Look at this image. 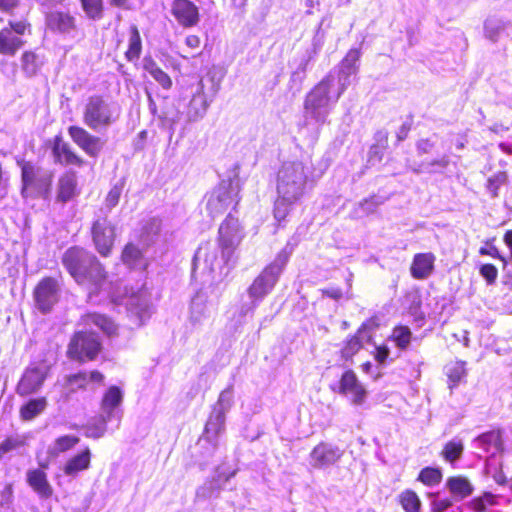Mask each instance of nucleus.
<instances>
[{"label":"nucleus","mask_w":512,"mask_h":512,"mask_svg":"<svg viewBox=\"0 0 512 512\" xmlns=\"http://www.w3.org/2000/svg\"><path fill=\"white\" fill-rule=\"evenodd\" d=\"M61 263L73 280L88 290L90 296L105 293L113 299L115 285L109 280L108 271L95 254L74 245L64 251Z\"/></svg>","instance_id":"1"},{"label":"nucleus","mask_w":512,"mask_h":512,"mask_svg":"<svg viewBox=\"0 0 512 512\" xmlns=\"http://www.w3.org/2000/svg\"><path fill=\"white\" fill-rule=\"evenodd\" d=\"M103 351L100 335L93 330H76L66 347V357L79 364L95 361Z\"/></svg>","instance_id":"2"},{"label":"nucleus","mask_w":512,"mask_h":512,"mask_svg":"<svg viewBox=\"0 0 512 512\" xmlns=\"http://www.w3.org/2000/svg\"><path fill=\"white\" fill-rule=\"evenodd\" d=\"M289 257L290 253L286 249L277 253L275 259L261 270L248 287L247 291L250 298L262 300L272 291Z\"/></svg>","instance_id":"3"},{"label":"nucleus","mask_w":512,"mask_h":512,"mask_svg":"<svg viewBox=\"0 0 512 512\" xmlns=\"http://www.w3.org/2000/svg\"><path fill=\"white\" fill-rule=\"evenodd\" d=\"M240 187L231 179L222 180L206 194V210L211 217L222 215L230 207L236 209L240 202Z\"/></svg>","instance_id":"4"},{"label":"nucleus","mask_w":512,"mask_h":512,"mask_svg":"<svg viewBox=\"0 0 512 512\" xmlns=\"http://www.w3.org/2000/svg\"><path fill=\"white\" fill-rule=\"evenodd\" d=\"M82 121L93 131H100L110 127L116 117L109 103L100 94L89 96L82 108Z\"/></svg>","instance_id":"5"},{"label":"nucleus","mask_w":512,"mask_h":512,"mask_svg":"<svg viewBox=\"0 0 512 512\" xmlns=\"http://www.w3.org/2000/svg\"><path fill=\"white\" fill-rule=\"evenodd\" d=\"M32 33V24L27 17L19 20H9L7 25L0 29V55L14 57L25 45V35Z\"/></svg>","instance_id":"6"},{"label":"nucleus","mask_w":512,"mask_h":512,"mask_svg":"<svg viewBox=\"0 0 512 512\" xmlns=\"http://www.w3.org/2000/svg\"><path fill=\"white\" fill-rule=\"evenodd\" d=\"M305 184L306 177L299 165H284L278 174L277 193L290 201L297 202L304 194Z\"/></svg>","instance_id":"7"},{"label":"nucleus","mask_w":512,"mask_h":512,"mask_svg":"<svg viewBox=\"0 0 512 512\" xmlns=\"http://www.w3.org/2000/svg\"><path fill=\"white\" fill-rule=\"evenodd\" d=\"M51 368L46 358L31 361L16 385V393L21 397L36 393L43 386Z\"/></svg>","instance_id":"8"},{"label":"nucleus","mask_w":512,"mask_h":512,"mask_svg":"<svg viewBox=\"0 0 512 512\" xmlns=\"http://www.w3.org/2000/svg\"><path fill=\"white\" fill-rule=\"evenodd\" d=\"M17 165L21 169V194L27 197L32 193L46 196L51 187L52 177L42 176L41 169L31 161L17 159Z\"/></svg>","instance_id":"9"},{"label":"nucleus","mask_w":512,"mask_h":512,"mask_svg":"<svg viewBox=\"0 0 512 512\" xmlns=\"http://www.w3.org/2000/svg\"><path fill=\"white\" fill-rule=\"evenodd\" d=\"M331 389L339 395L346 397L353 406H363L368 397L366 386L358 378L355 371L350 368L342 372L336 387Z\"/></svg>","instance_id":"10"},{"label":"nucleus","mask_w":512,"mask_h":512,"mask_svg":"<svg viewBox=\"0 0 512 512\" xmlns=\"http://www.w3.org/2000/svg\"><path fill=\"white\" fill-rule=\"evenodd\" d=\"M242 239L243 232L239 219L228 214L218 228L217 242L222 256L228 260Z\"/></svg>","instance_id":"11"},{"label":"nucleus","mask_w":512,"mask_h":512,"mask_svg":"<svg viewBox=\"0 0 512 512\" xmlns=\"http://www.w3.org/2000/svg\"><path fill=\"white\" fill-rule=\"evenodd\" d=\"M91 237L96 251L102 257H109L116 239V227L107 216L99 217L92 222Z\"/></svg>","instance_id":"12"},{"label":"nucleus","mask_w":512,"mask_h":512,"mask_svg":"<svg viewBox=\"0 0 512 512\" xmlns=\"http://www.w3.org/2000/svg\"><path fill=\"white\" fill-rule=\"evenodd\" d=\"M67 132L72 142L88 157L95 159L103 152L106 139L80 125H70Z\"/></svg>","instance_id":"13"},{"label":"nucleus","mask_w":512,"mask_h":512,"mask_svg":"<svg viewBox=\"0 0 512 512\" xmlns=\"http://www.w3.org/2000/svg\"><path fill=\"white\" fill-rule=\"evenodd\" d=\"M59 282L51 276L41 278L33 289L36 308L42 314H48L59 301Z\"/></svg>","instance_id":"14"},{"label":"nucleus","mask_w":512,"mask_h":512,"mask_svg":"<svg viewBox=\"0 0 512 512\" xmlns=\"http://www.w3.org/2000/svg\"><path fill=\"white\" fill-rule=\"evenodd\" d=\"M50 149L53 161L62 167L82 168L87 161L73 146L66 141L61 134L55 135L50 141Z\"/></svg>","instance_id":"15"},{"label":"nucleus","mask_w":512,"mask_h":512,"mask_svg":"<svg viewBox=\"0 0 512 512\" xmlns=\"http://www.w3.org/2000/svg\"><path fill=\"white\" fill-rule=\"evenodd\" d=\"M48 467L49 464L47 462H41L39 467L30 468L26 472L27 485L42 500L50 499L55 494L46 472Z\"/></svg>","instance_id":"16"},{"label":"nucleus","mask_w":512,"mask_h":512,"mask_svg":"<svg viewBox=\"0 0 512 512\" xmlns=\"http://www.w3.org/2000/svg\"><path fill=\"white\" fill-rule=\"evenodd\" d=\"M170 13L183 28H192L200 21L199 8L191 0H172Z\"/></svg>","instance_id":"17"},{"label":"nucleus","mask_w":512,"mask_h":512,"mask_svg":"<svg viewBox=\"0 0 512 512\" xmlns=\"http://www.w3.org/2000/svg\"><path fill=\"white\" fill-rule=\"evenodd\" d=\"M333 83L331 75H326L307 94L304 101V108L315 114L319 109L326 107L330 101V89Z\"/></svg>","instance_id":"18"},{"label":"nucleus","mask_w":512,"mask_h":512,"mask_svg":"<svg viewBox=\"0 0 512 512\" xmlns=\"http://www.w3.org/2000/svg\"><path fill=\"white\" fill-rule=\"evenodd\" d=\"M79 194L77 174L73 170L64 171L57 180L55 201L66 204Z\"/></svg>","instance_id":"19"},{"label":"nucleus","mask_w":512,"mask_h":512,"mask_svg":"<svg viewBox=\"0 0 512 512\" xmlns=\"http://www.w3.org/2000/svg\"><path fill=\"white\" fill-rule=\"evenodd\" d=\"M436 255L432 252H419L414 254L409 266L413 279L423 281L428 279L435 271Z\"/></svg>","instance_id":"20"},{"label":"nucleus","mask_w":512,"mask_h":512,"mask_svg":"<svg viewBox=\"0 0 512 512\" xmlns=\"http://www.w3.org/2000/svg\"><path fill=\"white\" fill-rule=\"evenodd\" d=\"M78 324L83 327L94 325L108 337L118 335V325L115 321L110 316L97 311H87L83 313L79 318Z\"/></svg>","instance_id":"21"},{"label":"nucleus","mask_w":512,"mask_h":512,"mask_svg":"<svg viewBox=\"0 0 512 512\" xmlns=\"http://www.w3.org/2000/svg\"><path fill=\"white\" fill-rule=\"evenodd\" d=\"M105 376L99 370H91L86 372L80 370L76 373L69 374L65 377V386L71 391L87 390L90 382L98 385L104 384Z\"/></svg>","instance_id":"22"},{"label":"nucleus","mask_w":512,"mask_h":512,"mask_svg":"<svg viewBox=\"0 0 512 512\" xmlns=\"http://www.w3.org/2000/svg\"><path fill=\"white\" fill-rule=\"evenodd\" d=\"M91 461L92 451L86 446L64 462L62 471L68 477H76L91 467Z\"/></svg>","instance_id":"23"},{"label":"nucleus","mask_w":512,"mask_h":512,"mask_svg":"<svg viewBox=\"0 0 512 512\" xmlns=\"http://www.w3.org/2000/svg\"><path fill=\"white\" fill-rule=\"evenodd\" d=\"M47 26L52 31L60 33H71L77 29V21L69 11H53L46 17Z\"/></svg>","instance_id":"24"},{"label":"nucleus","mask_w":512,"mask_h":512,"mask_svg":"<svg viewBox=\"0 0 512 512\" xmlns=\"http://www.w3.org/2000/svg\"><path fill=\"white\" fill-rule=\"evenodd\" d=\"M310 457L315 467H326L338 461L341 452L325 442H320L311 451Z\"/></svg>","instance_id":"25"},{"label":"nucleus","mask_w":512,"mask_h":512,"mask_svg":"<svg viewBox=\"0 0 512 512\" xmlns=\"http://www.w3.org/2000/svg\"><path fill=\"white\" fill-rule=\"evenodd\" d=\"M225 427V413L224 410L220 407H214L207 419L205 424V428L203 431V438L216 444L217 438L220 433L224 431Z\"/></svg>","instance_id":"26"},{"label":"nucleus","mask_w":512,"mask_h":512,"mask_svg":"<svg viewBox=\"0 0 512 512\" xmlns=\"http://www.w3.org/2000/svg\"><path fill=\"white\" fill-rule=\"evenodd\" d=\"M367 329V323H362L356 332L347 337L340 348V358L346 362H351L355 355H357L364 347L362 341L363 332Z\"/></svg>","instance_id":"27"},{"label":"nucleus","mask_w":512,"mask_h":512,"mask_svg":"<svg viewBox=\"0 0 512 512\" xmlns=\"http://www.w3.org/2000/svg\"><path fill=\"white\" fill-rule=\"evenodd\" d=\"M142 69L147 72L164 90H170L173 86L171 77L159 66L151 55H146L142 60Z\"/></svg>","instance_id":"28"},{"label":"nucleus","mask_w":512,"mask_h":512,"mask_svg":"<svg viewBox=\"0 0 512 512\" xmlns=\"http://www.w3.org/2000/svg\"><path fill=\"white\" fill-rule=\"evenodd\" d=\"M29 435L23 433H12L6 435L0 442V459L17 453L28 446Z\"/></svg>","instance_id":"29"},{"label":"nucleus","mask_w":512,"mask_h":512,"mask_svg":"<svg viewBox=\"0 0 512 512\" xmlns=\"http://www.w3.org/2000/svg\"><path fill=\"white\" fill-rule=\"evenodd\" d=\"M128 44L124 52L125 59L133 64H136L141 57L143 50V43L139 28L132 24L128 29Z\"/></svg>","instance_id":"30"},{"label":"nucleus","mask_w":512,"mask_h":512,"mask_svg":"<svg viewBox=\"0 0 512 512\" xmlns=\"http://www.w3.org/2000/svg\"><path fill=\"white\" fill-rule=\"evenodd\" d=\"M446 487L453 496L460 500L469 497L474 491V487L470 480L463 475L448 477Z\"/></svg>","instance_id":"31"},{"label":"nucleus","mask_w":512,"mask_h":512,"mask_svg":"<svg viewBox=\"0 0 512 512\" xmlns=\"http://www.w3.org/2000/svg\"><path fill=\"white\" fill-rule=\"evenodd\" d=\"M48 402L45 396L31 398L19 408V417L28 422L42 414L47 408Z\"/></svg>","instance_id":"32"},{"label":"nucleus","mask_w":512,"mask_h":512,"mask_svg":"<svg viewBox=\"0 0 512 512\" xmlns=\"http://www.w3.org/2000/svg\"><path fill=\"white\" fill-rule=\"evenodd\" d=\"M199 90L192 96L189 105H188V116L191 120L196 121L199 118L203 117L206 113L209 103L207 101V97L203 91V82L200 80L199 82Z\"/></svg>","instance_id":"33"},{"label":"nucleus","mask_w":512,"mask_h":512,"mask_svg":"<svg viewBox=\"0 0 512 512\" xmlns=\"http://www.w3.org/2000/svg\"><path fill=\"white\" fill-rule=\"evenodd\" d=\"M389 147V133L386 130H379L374 135V143L369 147L368 161L381 162Z\"/></svg>","instance_id":"34"},{"label":"nucleus","mask_w":512,"mask_h":512,"mask_svg":"<svg viewBox=\"0 0 512 512\" xmlns=\"http://www.w3.org/2000/svg\"><path fill=\"white\" fill-rule=\"evenodd\" d=\"M122 400L123 393L121 389L116 385H112L104 392L100 408L106 416L111 418L113 411L121 404Z\"/></svg>","instance_id":"35"},{"label":"nucleus","mask_w":512,"mask_h":512,"mask_svg":"<svg viewBox=\"0 0 512 512\" xmlns=\"http://www.w3.org/2000/svg\"><path fill=\"white\" fill-rule=\"evenodd\" d=\"M464 454V443L461 439H452L446 442L440 452L441 458L449 463L452 467L455 466Z\"/></svg>","instance_id":"36"},{"label":"nucleus","mask_w":512,"mask_h":512,"mask_svg":"<svg viewBox=\"0 0 512 512\" xmlns=\"http://www.w3.org/2000/svg\"><path fill=\"white\" fill-rule=\"evenodd\" d=\"M397 502L405 512H421L422 501L412 489L403 490L397 497Z\"/></svg>","instance_id":"37"},{"label":"nucleus","mask_w":512,"mask_h":512,"mask_svg":"<svg viewBox=\"0 0 512 512\" xmlns=\"http://www.w3.org/2000/svg\"><path fill=\"white\" fill-rule=\"evenodd\" d=\"M476 441L479 446L486 451L494 448L497 451H503L502 434L500 429H492L480 434Z\"/></svg>","instance_id":"38"},{"label":"nucleus","mask_w":512,"mask_h":512,"mask_svg":"<svg viewBox=\"0 0 512 512\" xmlns=\"http://www.w3.org/2000/svg\"><path fill=\"white\" fill-rule=\"evenodd\" d=\"M82 11L87 19L91 21H100L105 15L104 0H79Z\"/></svg>","instance_id":"39"},{"label":"nucleus","mask_w":512,"mask_h":512,"mask_svg":"<svg viewBox=\"0 0 512 512\" xmlns=\"http://www.w3.org/2000/svg\"><path fill=\"white\" fill-rule=\"evenodd\" d=\"M110 420L109 416L99 415L93 421L84 426L85 436L87 438L98 439L104 436L107 430V423Z\"/></svg>","instance_id":"40"},{"label":"nucleus","mask_w":512,"mask_h":512,"mask_svg":"<svg viewBox=\"0 0 512 512\" xmlns=\"http://www.w3.org/2000/svg\"><path fill=\"white\" fill-rule=\"evenodd\" d=\"M390 340L393 341L400 350H407L412 340V331L406 325H396L392 330Z\"/></svg>","instance_id":"41"},{"label":"nucleus","mask_w":512,"mask_h":512,"mask_svg":"<svg viewBox=\"0 0 512 512\" xmlns=\"http://www.w3.org/2000/svg\"><path fill=\"white\" fill-rule=\"evenodd\" d=\"M445 374L448 377L449 386L451 388L457 386L466 376L465 362L456 360L448 363L445 367Z\"/></svg>","instance_id":"42"},{"label":"nucleus","mask_w":512,"mask_h":512,"mask_svg":"<svg viewBox=\"0 0 512 512\" xmlns=\"http://www.w3.org/2000/svg\"><path fill=\"white\" fill-rule=\"evenodd\" d=\"M80 442V438L73 434H63L55 438L53 445V455L64 454L75 448Z\"/></svg>","instance_id":"43"},{"label":"nucleus","mask_w":512,"mask_h":512,"mask_svg":"<svg viewBox=\"0 0 512 512\" xmlns=\"http://www.w3.org/2000/svg\"><path fill=\"white\" fill-rule=\"evenodd\" d=\"M443 473L440 468L426 466L422 468L417 476V481L427 487H433L441 483Z\"/></svg>","instance_id":"44"},{"label":"nucleus","mask_w":512,"mask_h":512,"mask_svg":"<svg viewBox=\"0 0 512 512\" xmlns=\"http://www.w3.org/2000/svg\"><path fill=\"white\" fill-rule=\"evenodd\" d=\"M21 68L28 77L35 76L40 69V61L36 52L32 50H26L22 53Z\"/></svg>","instance_id":"45"},{"label":"nucleus","mask_w":512,"mask_h":512,"mask_svg":"<svg viewBox=\"0 0 512 512\" xmlns=\"http://www.w3.org/2000/svg\"><path fill=\"white\" fill-rule=\"evenodd\" d=\"M143 258L142 251L138 248L137 245L129 242L127 243L121 253L122 262L129 266L130 268H134Z\"/></svg>","instance_id":"46"},{"label":"nucleus","mask_w":512,"mask_h":512,"mask_svg":"<svg viewBox=\"0 0 512 512\" xmlns=\"http://www.w3.org/2000/svg\"><path fill=\"white\" fill-rule=\"evenodd\" d=\"M295 202L278 195L274 202L273 215L279 225L286 220Z\"/></svg>","instance_id":"47"},{"label":"nucleus","mask_w":512,"mask_h":512,"mask_svg":"<svg viewBox=\"0 0 512 512\" xmlns=\"http://www.w3.org/2000/svg\"><path fill=\"white\" fill-rule=\"evenodd\" d=\"M410 163V167L416 173L422 172L428 166L437 167L438 169H445L449 166L450 160L448 156H442L441 158L434 159L430 162H417L415 159L411 158L408 160Z\"/></svg>","instance_id":"48"},{"label":"nucleus","mask_w":512,"mask_h":512,"mask_svg":"<svg viewBox=\"0 0 512 512\" xmlns=\"http://www.w3.org/2000/svg\"><path fill=\"white\" fill-rule=\"evenodd\" d=\"M495 503V496L490 492H485L481 496L473 498L469 502V507L474 512H485L488 506H493Z\"/></svg>","instance_id":"49"},{"label":"nucleus","mask_w":512,"mask_h":512,"mask_svg":"<svg viewBox=\"0 0 512 512\" xmlns=\"http://www.w3.org/2000/svg\"><path fill=\"white\" fill-rule=\"evenodd\" d=\"M506 182L505 173H497L487 180V189L493 198L498 196L500 187Z\"/></svg>","instance_id":"50"},{"label":"nucleus","mask_w":512,"mask_h":512,"mask_svg":"<svg viewBox=\"0 0 512 512\" xmlns=\"http://www.w3.org/2000/svg\"><path fill=\"white\" fill-rule=\"evenodd\" d=\"M479 273L488 285L495 284L498 277V270L495 265L491 263L482 264L479 268Z\"/></svg>","instance_id":"51"},{"label":"nucleus","mask_w":512,"mask_h":512,"mask_svg":"<svg viewBox=\"0 0 512 512\" xmlns=\"http://www.w3.org/2000/svg\"><path fill=\"white\" fill-rule=\"evenodd\" d=\"M122 193L121 187L115 185L113 186L107 193L105 197V205L107 208L112 209L114 208L120 200V196Z\"/></svg>","instance_id":"52"},{"label":"nucleus","mask_w":512,"mask_h":512,"mask_svg":"<svg viewBox=\"0 0 512 512\" xmlns=\"http://www.w3.org/2000/svg\"><path fill=\"white\" fill-rule=\"evenodd\" d=\"M20 4V0H0V12L12 16Z\"/></svg>","instance_id":"53"},{"label":"nucleus","mask_w":512,"mask_h":512,"mask_svg":"<svg viewBox=\"0 0 512 512\" xmlns=\"http://www.w3.org/2000/svg\"><path fill=\"white\" fill-rule=\"evenodd\" d=\"M434 148V143L430 139H420L416 143V154L421 157L431 153Z\"/></svg>","instance_id":"54"},{"label":"nucleus","mask_w":512,"mask_h":512,"mask_svg":"<svg viewBox=\"0 0 512 512\" xmlns=\"http://www.w3.org/2000/svg\"><path fill=\"white\" fill-rule=\"evenodd\" d=\"M382 200H380L376 195H371L367 198H364L360 203V207L365 210L373 211L376 207L382 204Z\"/></svg>","instance_id":"55"},{"label":"nucleus","mask_w":512,"mask_h":512,"mask_svg":"<svg viewBox=\"0 0 512 512\" xmlns=\"http://www.w3.org/2000/svg\"><path fill=\"white\" fill-rule=\"evenodd\" d=\"M360 50L357 48L350 49L346 56L343 59V64L346 65L349 68H352L355 66L356 62L360 58Z\"/></svg>","instance_id":"56"},{"label":"nucleus","mask_w":512,"mask_h":512,"mask_svg":"<svg viewBox=\"0 0 512 512\" xmlns=\"http://www.w3.org/2000/svg\"><path fill=\"white\" fill-rule=\"evenodd\" d=\"M390 350L386 345H380L375 348L374 359L379 363L383 364L389 357Z\"/></svg>","instance_id":"57"},{"label":"nucleus","mask_w":512,"mask_h":512,"mask_svg":"<svg viewBox=\"0 0 512 512\" xmlns=\"http://www.w3.org/2000/svg\"><path fill=\"white\" fill-rule=\"evenodd\" d=\"M451 506H452V501L449 498L435 500L432 503V509L434 512H444Z\"/></svg>","instance_id":"58"},{"label":"nucleus","mask_w":512,"mask_h":512,"mask_svg":"<svg viewBox=\"0 0 512 512\" xmlns=\"http://www.w3.org/2000/svg\"><path fill=\"white\" fill-rule=\"evenodd\" d=\"M411 128H412V123H411V121H406V122H404V123L400 126V128H399L398 132L396 133L397 141H398V142H401V141L405 140V139L408 137L409 132L411 131Z\"/></svg>","instance_id":"59"},{"label":"nucleus","mask_w":512,"mask_h":512,"mask_svg":"<svg viewBox=\"0 0 512 512\" xmlns=\"http://www.w3.org/2000/svg\"><path fill=\"white\" fill-rule=\"evenodd\" d=\"M185 45L190 49H198L201 45V38L196 34H189L185 37Z\"/></svg>","instance_id":"60"},{"label":"nucleus","mask_w":512,"mask_h":512,"mask_svg":"<svg viewBox=\"0 0 512 512\" xmlns=\"http://www.w3.org/2000/svg\"><path fill=\"white\" fill-rule=\"evenodd\" d=\"M204 313V307L200 303H195L192 306L191 320L193 322H199Z\"/></svg>","instance_id":"61"},{"label":"nucleus","mask_w":512,"mask_h":512,"mask_svg":"<svg viewBox=\"0 0 512 512\" xmlns=\"http://www.w3.org/2000/svg\"><path fill=\"white\" fill-rule=\"evenodd\" d=\"M322 295L328 298L339 300L343 296V292L340 288H327L323 289Z\"/></svg>","instance_id":"62"},{"label":"nucleus","mask_w":512,"mask_h":512,"mask_svg":"<svg viewBox=\"0 0 512 512\" xmlns=\"http://www.w3.org/2000/svg\"><path fill=\"white\" fill-rule=\"evenodd\" d=\"M498 248L494 245H491L490 247H481L479 249V254L482 256H490L495 259L496 256H498Z\"/></svg>","instance_id":"63"},{"label":"nucleus","mask_w":512,"mask_h":512,"mask_svg":"<svg viewBox=\"0 0 512 512\" xmlns=\"http://www.w3.org/2000/svg\"><path fill=\"white\" fill-rule=\"evenodd\" d=\"M503 241H504L505 245H506V246L508 247V249H509V252H510V261L512 262V229H511V230H507V231L504 233Z\"/></svg>","instance_id":"64"}]
</instances>
